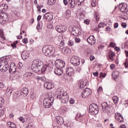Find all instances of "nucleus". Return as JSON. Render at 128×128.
Wrapping results in <instances>:
<instances>
[{
    "mask_svg": "<svg viewBox=\"0 0 128 128\" xmlns=\"http://www.w3.org/2000/svg\"><path fill=\"white\" fill-rule=\"evenodd\" d=\"M92 94V90L88 88H86L82 94V98H86Z\"/></svg>",
    "mask_w": 128,
    "mask_h": 128,
    "instance_id": "11",
    "label": "nucleus"
},
{
    "mask_svg": "<svg viewBox=\"0 0 128 128\" xmlns=\"http://www.w3.org/2000/svg\"><path fill=\"white\" fill-rule=\"evenodd\" d=\"M120 128H126V125H124V124L120 125Z\"/></svg>",
    "mask_w": 128,
    "mask_h": 128,
    "instance_id": "64",
    "label": "nucleus"
},
{
    "mask_svg": "<svg viewBox=\"0 0 128 128\" xmlns=\"http://www.w3.org/2000/svg\"><path fill=\"white\" fill-rule=\"evenodd\" d=\"M124 66H125V68H128V59L126 60V62L124 64Z\"/></svg>",
    "mask_w": 128,
    "mask_h": 128,
    "instance_id": "47",
    "label": "nucleus"
},
{
    "mask_svg": "<svg viewBox=\"0 0 128 128\" xmlns=\"http://www.w3.org/2000/svg\"><path fill=\"white\" fill-rule=\"evenodd\" d=\"M57 92L58 94L57 98L60 100L62 104H66L68 102V95L64 89H58Z\"/></svg>",
    "mask_w": 128,
    "mask_h": 128,
    "instance_id": "1",
    "label": "nucleus"
},
{
    "mask_svg": "<svg viewBox=\"0 0 128 128\" xmlns=\"http://www.w3.org/2000/svg\"><path fill=\"white\" fill-rule=\"evenodd\" d=\"M75 42L76 44H78L80 42V38H74Z\"/></svg>",
    "mask_w": 128,
    "mask_h": 128,
    "instance_id": "43",
    "label": "nucleus"
},
{
    "mask_svg": "<svg viewBox=\"0 0 128 128\" xmlns=\"http://www.w3.org/2000/svg\"><path fill=\"white\" fill-rule=\"evenodd\" d=\"M56 30L58 32H60V34H62L63 32H64L66 30L67 28L66 26H56Z\"/></svg>",
    "mask_w": 128,
    "mask_h": 128,
    "instance_id": "14",
    "label": "nucleus"
},
{
    "mask_svg": "<svg viewBox=\"0 0 128 128\" xmlns=\"http://www.w3.org/2000/svg\"><path fill=\"white\" fill-rule=\"evenodd\" d=\"M70 104H74V98H71L70 100Z\"/></svg>",
    "mask_w": 128,
    "mask_h": 128,
    "instance_id": "54",
    "label": "nucleus"
},
{
    "mask_svg": "<svg viewBox=\"0 0 128 128\" xmlns=\"http://www.w3.org/2000/svg\"><path fill=\"white\" fill-rule=\"evenodd\" d=\"M19 120H20V122H22L23 124L24 123V118L22 117L19 118Z\"/></svg>",
    "mask_w": 128,
    "mask_h": 128,
    "instance_id": "46",
    "label": "nucleus"
},
{
    "mask_svg": "<svg viewBox=\"0 0 128 128\" xmlns=\"http://www.w3.org/2000/svg\"><path fill=\"white\" fill-rule=\"evenodd\" d=\"M102 86L99 87L98 88L97 90V92H98V94H100V92H102Z\"/></svg>",
    "mask_w": 128,
    "mask_h": 128,
    "instance_id": "50",
    "label": "nucleus"
},
{
    "mask_svg": "<svg viewBox=\"0 0 128 128\" xmlns=\"http://www.w3.org/2000/svg\"><path fill=\"white\" fill-rule=\"evenodd\" d=\"M64 66H66V63L62 60H57L55 61V66L56 68H64Z\"/></svg>",
    "mask_w": 128,
    "mask_h": 128,
    "instance_id": "8",
    "label": "nucleus"
},
{
    "mask_svg": "<svg viewBox=\"0 0 128 128\" xmlns=\"http://www.w3.org/2000/svg\"><path fill=\"white\" fill-rule=\"evenodd\" d=\"M84 22L86 24H90V20H84Z\"/></svg>",
    "mask_w": 128,
    "mask_h": 128,
    "instance_id": "61",
    "label": "nucleus"
},
{
    "mask_svg": "<svg viewBox=\"0 0 128 128\" xmlns=\"http://www.w3.org/2000/svg\"><path fill=\"white\" fill-rule=\"evenodd\" d=\"M64 46V41L62 40H61L60 44V46L62 47Z\"/></svg>",
    "mask_w": 128,
    "mask_h": 128,
    "instance_id": "53",
    "label": "nucleus"
},
{
    "mask_svg": "<svg viewBox=\"0 0 128 128\" xmlns=\"http://www.w3.org/2000/svg\"><path fill=\"white\" fill-rule=\"evenodd\" d=\"M32 74L30 72H26L24 74V78H27V76H32Z\"/></svg>",
    "mask_w": 128,
    "mask_h": 128,
    "instance_id": "33",
    "label": "nucleus"
},
{
    "mask_svg": "<svg viewBox=\"0 0 128 128\" xmlns=\"http://www.w3.org/2000/svg\"><path fill=\"white\" fill-rule=\"evenodd\" d=\"M68 44L70 46H72L74 44V41L70 40L68 42Z\"/></svg>",
    "mask_w": 128,
    "mask_h": 128,
    "instance_id": "42",
    "label": "nucleus"
},
{
    "mask_svg": "<svg viewBox=\"0 0 128 128\" xmlns=\"http://www.w3.org/2000/svg\"><path fill=\"white\" fill-rule=\"evenodd\" d=\"M80 86V88H84V82H82L79 84Z\"/></svg>",
    "mask_w": 128,
    "mask_h": 128,
    "instance_id": "45",
    "label": "nucleus"
},
{
    "mask_svg": "<svg viewBox=\"0 0 128 128\" xmlns=\"http://www.w3.org/2000/svg\"><path fill=\"white\" fill-rule=\"evenodd\" d=\"M112 100L114 104H118V96H113Z\"/></svg>",
    "mask_w": 128,
    "mask_h": 128,
    "instance_id": "30",
    "label": "nucleus"
},
{
    "mask_svg": "<svg viewBox=\"0 0 128 128\" xmlns=\"http://www.w3.org/2000/svg\"><path fill=\"white\" fill-rule=\"evenodd\" d=\"M43 18L46 20V22H51V20H52L54 17L52 14L50 12H47L44 15Z\"/></svg>",
    "mask_w": 128,
    "mask_h": 128,
    "instance_id": "12",
    "label": "nucleus"
},
{
    "mask_svg": "<svg viewBox=\"0 0 128 128\" xmlns=\"http://www.w3.org/2000/svg\"><path fill=\"white\" fill-rule=\"evenodd\" d=\"M4 100L2 98H0V108L2 106V104H4Z\"/></svg>",
    "mask_w": 128,
    "mask_h": 128,
    "instance_id": "41",
    "label": "nucleus"
},
{
    "mask_svg": "<svg viewBox=\"0 0 128 128\" xmlns=\"http://www.w3.org/2000/svg\"><path fill=\"white\" fill-rule=\"evenodd\" d=\"M104 23L100 22L98 24V28H104Z\"/></svg>",
    "mask_w": 128,
    "mask_h": 128,
    "instance_id": "48",
    "label": "nucleus"
},
{
    "mask_svg": "<svg viewBox=\"0 0 128 128\" xmlns=\"http://www.w3.org/2000/svg\"><path fill=\"white\" fill-rule=\"evenodd\" d=\"M40 22H38V24L36 26V28L37 30H40V28H42V26H40Z\"/></svg>",
    "mask_w": 128,
    "mask_h": 128,
    "instance_id": "44",
    "label": "nucleus"
},
{
    "mask_svg": "<svg viewBox=\"0 0 128 128\" xmlns=\"http://www.w3.org/2000/svg\"><path fill=\"white\" fill-rule=\"evenodd\" d=\"M44 86L47 90H52L54 86L52 83H50L49 82H45L44 83Z\"/></svg>",
    "mask_w": 128,
    "mask_h": 128,
    "instance_id": "19",
    "label": "nucleus"
},
{
    "mask_svg": "<svg viewBox=\"0 0 128 128\" xmlns=\"http://www.w3.org/2000/svg\"><path fill=\"white\" fill-rule=\"evenodd\" d=\"M74 68H68L66 69V74L68 76H72L74 72Z\"/></svg>",
    "mask_w": 128,
    "mask_h": 128,
    "instance_id": "18",
    "label": "nucleus"
},
{
    "mask_svg": "<svg viewBox=\"0 0 128 128\" xmlns=\"http://www.w3.org/2000/svg\"><path fill=\"white\" fill-rule=\"evenodd\" d=\"M4 88V84L2 82H0V88Z\"/></svg>",
    "mask_w": 128,
    "mask_h": 128,
    "instance_id": "51",
    "label": "nucleus"
},
{
    "mask_svg": "<svg viewBox=\"0 0 128 128\" xmlns=\"http://www.w3.org/2000/svg\"><path fill=\"white\" fill-rule=\"evenodd\" d=\"M118 8L122 12H128V5L126 4L122 3L120 4Z\"/></svg>",
    "mask_w": 128,
    "mask_h": 128,
    "instance_id": "10",
    "label": "nucleus"
},
{
    "mask_svg": "<svg viewBox=\"0 0 128 128\" xmlns=\"http://www.w3.org/2000/svg\"><path fill=\"white\" fill-rule=\"evenodd\" d=\"M24 44H28V38H24L22 40Z\"/></svg>",
    "mask_w": 128,
    "mask_h": 128,
    "instance_id": "58",
    "label": "nucleus"
},
{
    "mask_svg": "<svg viewBox=\"0 0 128 128\" xmlns=\"http://www.w3.org/2000/svg\"><path fill=\"white\" fill-rule=\"evenodd\" d=\"M71 64L74 66H76L80 64V58L78 56H73L71 58Z\"/></svg>",
    "mask_w": 128,
    "mask_h": 128,
    "instance_id": "9",
    "label": "nucleus"
},
{
    "mask_svg": "<svg viewBox=\"0 0 128 128\" xmlns=\"http://www.w3.org/2000/svg\"><path fill=\"white\" fill-rule=\"evenodd\" d=\"M8 64H6L4 65H0V71L2 72H6L8 70Z\"/></svg>",
    "mask_w": 128,
    "mask_h": 128,
    "instance_id": "16",
    "label": "nucleus"
},
{
    "mask_svg": "<svg viewBox=\"0 0 128 128\" xmlns=\"http://www.w3.org/2000/svg\"><path fill=\"white\" fill-rule=\"evenodd\" d=\"M28 56H30V54L28 51H23L22 54V58L24 60L28 58Z\"/></svg>",
    "mask_w": 128,
    "mask_h": 128,
    "instance_id": "22",
    "label": "nucleus"
},
{
    "mask_svg": "<svg viewBox=\"0 0 128 128\" xmlns=\"http://www.w3.org/2000/svg\"><path fill=\"white\" fill-rule=\"evenodd\" d=\"M114 28H118V23L116 22L114 25Z\"/></svg>",
    "mask_w": 128,
    "mask_h": 128,
    "instance_id": "60",
    "label": "nucleus"
},
{
    "mask_svg": "<svg viewBox=\"0 0 128 128\" xmlns=\"http://www.w3.org/2000/svg\"><path fill=\"white\" fill-rule=\"evenodd\" d=\"M54 98L50 97L49 98H46L44 100V106L46 108H50L52 106V104H54Z\"/></svg>",
    "mask_w": 128,
    "mask_h": 128,
    "instance_id": "5",
    "label": "nucleus"
},
{
    "mask_svg": "<svg viewBox=\"0 0 128 128\" xmlns=\"http://www.w3.org/2000/svg\"><path fill=\"white\" fill-rule=\"evenodd\" d=\"M116 56V54L114 53L112 51H110L108 52V56L109 58V60H110L114 61V56Z\"/></svg>",
    "mask_w": 128,
    "mask_h": 128,
    "instance_id": "26",
    "label": "nucleus"
},
{
    "mask_svg": "<svg viewBox=\"0 0 128 128\" xmlns=\"http://www.w3.org/2000/svg\"><path fill=\"white\" fill-rule=\"evenodd\" d=\"M54 74H57L58 76H62V74L64 72V71L62 70V68H56L54 69Z\"/></svg>",
    "mask_w": 128,
    "mask_h": 128,
    "instance_id": "21",
    "label": "nucleus"
},
{
    "mask_svg": "<svg viewBox=\"0 0 128 128\" xmlns=\"http://www.w3.org/2000/svg\"><path fill=\"white\" fill-rule=\"evenodd\" d=\"M118 76H120V72L118 71H114L112 73V78H114V80H116L118 78Z\"/></svg>",
    "mask_w": 128,
    "mask_h": 128,
    "instance_id": "28",
    "label": "nucleus"
},
{
    "mask_svg": "<svg viewBox=\"0 0 128 128\" xmlns=\"http://www.w3.org/2000/svg\"><path fill=\"white\" fill-rule=\"evenodd\" d=\"M115 50H116V52H120V48L116 46L115 48Z\"/></svg>",
    "mask_w": 128,
    "mask_h": 128,
    "instance_id": "62",
    "label": "nucleus"
},
{
    "mask_svg": "<svg viewBox=\"0 0 128 128\" xmlns=\"http://www.w3.org/2000/svg\"><path fill=\"white\" fill-rule=\"evenodd\" d=\"M84 114H82V113H80V114H76V120H78V118H82V116H84Z\"/></svg>",
    "mask_w": 128,
    "mask_h": 128,
    "instance_id": "31",
    "label": "nucleus"
},
{
    "mask_svg": "<svg viewBox=\"0 0 128 128\" xmlns=\"http://www.w3.org/2000/svg\"><path fill=\"white\" fill-rule=\"evenodd\" d=\"M48 68V66L47 65H42V67H40V69L39 70V72H41L42 74H44L46 70V69Z\"/></svg>",
    "mask_w": 128,
    "mask_h": 128,
    "instance_id": "27",
    "label": "nucleus"
},
{
    "mask_svg": "<svg viewBox=\"0 0 128 128\" xmlns=\"http://www.w3.org/2000/svg\"><path fill=\"white\" fill-rule=\"evenodd\" d=\"M94 60V56H90V60Z\"/></svg>",
    "mask_w": 128,
    "mask_h": 128,
    "instance_id": "63",
    "label": "nucleus"
},
{
    "mask_svg": "<svg viewBox=\"0 0 128 128\" xmlns=\"http://www.w3.org/2000/svg\"><path fill=\"white\" fill-rule=\"evenodd\" d=\"M55 52L56 48L52 46H44L42 48V52L46 56H52Z\"/></svg>",
    "mask_w": 128,
    "mask_h": 128,
    "instance_id": "3",
    "label": "nucleus"
},
{
    "mask_svg": "<svg viewBox=\"0 0 128 128\" xmlns=\"http://www.w3.org/2000/svg\"><path fill=\"white\" fill-rule=\"evenodd\" d=\"M115 118L116 120L118 121L119 122H122L124 120V117L118 113L115 114Z\"/></svg>",
    "mask_w": 128,
    "mask_h": 128,
    "instance_id": "17",
    "label": "nucleus"
},
{
    "mask_svg": "<svg viewBox=\"0 0 128 128\" xmlns=\"http://www.w3.org/2000/svg\"><path fill=\"white\" fill-rule=\"evenodd\" d=\"M71 52L72 50L66 47H64L62 48V52L64 54H68L70 53Z\"/></svg>",
    "mask_w": 128,
    "mask_h": 128,
    "instance_id": "25",
    "label": "nucleus"
},
{
    "mask_svg": "<svg viewBox=\"0 0 128 128\" xmlns=\"http://www.w3.org/2000/svg\"><path fill=\"white\" fill-rule=\"evenodd\" d=\"M21 92H22V96H26L28 94V89L26 88H24L21 90Z\"/></svg>",
    "mask_w": 128,
    "mask_h": 128,
    "instance_id": "23",
    "label": "nucleus"
},
{
    "mask_svg": "<svg viewBox=\"0 0 128 128\" xmlns=\"http://www.w3.org/2000/svg\"><path fill=\"white\" fill-rule=\"evenodd\" d=\"M92 6H93V8H94V6H96V1H93L92 2Z\"/></svg>",
    "mask_w": 128,
    "mask_h": 128,
    "instance_id": "49",
    "label": "nucleus"
},
{
    "mask_svg": "<svg viewBox=\"0 0 128 128\" xmlns=\"http://www.w3.org/2000/svg\"><path fill=\"white\" fill-rule=\"evenodd\" d=\"M94 16L96 20V22H98V13H95V14H94Z\"/></svg>",
    "mask_w": 128,
    "mask_h": 128,
    "instance_id": "40",
    "label": "nucleus"
},
{
    "mask_svg": "<svg viewBox=\"0 0 128 128\" xmlns=\"http://www.w3.org/2000/svg\"><path fill=\"white\" fill-rule=\"evenodd\" d=\"M68 6L70 8H74L76 6V0H69Z\"/></svg>",
    "mask_w": 128,
    "mask_h": 128,
    "instance_id": "24",
    "label": "nucleus"
},
{
    "mask_svg": "<svg viewBox=\"0 0 128 128\" xmlns=\"http://www.w3.org/2000/svg\"><path fill=\"white\" fill-rule=\"evenodd\" d=\"M101 106L102 108V110L104 112H106L107 114H112V107L108 104V102H104L102 103Z\"/></svg>",
    "mask_w": 128,
    "mask_h": 128,
    "instance_id": "4",
    "label": "nucleus"
},
{
    "mask_svg": "<svg viewBox=\"0 0 128 128\" xmlns=\"http://www.w3.org/2000/svg\"><path fill=\"white\" fill-rule=\"evenodd\" d=\"M40 68H42V62L40 60L36 59L32 62L31 66V68L32 72H36V74L40 72Z\"/></svg>",
    "mask_w": 128,
    "mask_h": 128,
    "instance_id": "2",
    "label": "nucleus"
},
{
    "mask_svg": "<svg viewBox=\"0 0 128 128\" xmlns=\"http://www.w3.org/2000/svg\"><path fill=\"white\" fill-rule=\"evenodd\" d=\"M42 8V6H37V8L38 10H39V12H40V8Z\"/></svg>",
    "mask_w": 128,
    "mask_h": 128,
    "instance_id": "59",
    "label": "nucleus"
},
{
    "mask_svg": "<svg viewBox=\"0 0 128 128\" xmlns=\"http://www.w3.org/2000/svg\"><path fill=\"white\" fill-rule=\"evenodd\" d=\"M89 112L91 114H98V106L96 104H91L89 107Z\"/></svg>",
    "mask_w": 128,
    "mask_h": 128,
    "instance_id": "6",
    "label": "nucleus"
},
{
    "mask_svg": "<svg viewBox=\"0 0 128 128\" xmlns=\"http://www.w3.org/2000/svg\"><path fill=\"white\" fill-rule=\"evenodd\" d=\"M11 46H12L13 48H16V41H15L14 43L12 44Z\"/></svg>",
    "mask_w": 128,
    "mask_h": 128,
    "instance_id": "39",
    "label": "nucleus"
},
{
    "mask_svg": "<svg viewBox=\"0 0 128 128\" xmlns=\"http://www.w3.org/2000/svg\"><path fill=\"white\" fill-rule=\"evenodd\" d=\"M122 28H126V24L124 22H123L122 24Z\"/></svg>",
    "mask_w": 128,
    "mask_h": 128,
    "instance_id": "57",
    "label": "nucleus"
},
{
    "mask_svg": "<svg viewBox=\"0 0 128 128\" xmlns=\"http://www.w3.org/2000/svg\"><path fill=\"white\" fill-rule=\"evenodd\" d=\"M71 34L74 36H78V34H82V30L78 26H74L72 28Z\"/></svg>",
    "mask_w": 128,
    "mask_h": 128,
    "instance_id": "7",
    "label": "nucleus"
},
{
    "mask_svg": "<svg viewBox=\"0 0 128 128\" xmlns=\"http://www.w3.org/2000/svg\"><path fill=\"white\" fill-rule=\"evenodd\" d=\"M4 114V108H0V118Z\"/></svg>",
    "mask_w": 128,
    "mask_h": 128,
    "instance_id": "35",
    "label": "nucleus"
},
{
    "mask_svg": "<svg viewBox=\"0 0 128 128\" xmlns=\"http://www.w3.org/2000/svg\"><path fill=\"white\" fill-rule=\"evenodd\" d=\"M50 2H51V4H56V0H50Z\"/></svg>",
    "mask_w": 128,
    "mask_h": 128,
    "instance_id": "56",
    "label": "nucleus"
},
{
    "mask_svg": "<svg viewBox=\"0 0 128 128\" xmlns=\"http://www.w3.org/2000/svg\"><path fill=\"white\" fill-rule=\"evenodd\" d=\"M26 128H34V123L28 124V125Z\"/></svg>",
    "mask_w": 128,
    "mask_h": 128,
    "instance_id": "38",
    "label": "nucleus"
},
{
    "mask_svg": "<svg viewBox=\"0 0 128 128\" xmlns=\"http://www.w3.org/2000/svg\"><path fill=\"white\" fill-rule=\"evenodd\" d=\"M16 126V124H14V122H12L11 124V126L9 128H15Z\"/></svg>",
    "mask_w": 128,
    "mask_h": 128,
    "instance_id": "52",
    "label": "nucleus"
},
{
    "mask_svg": "<svg viewBox=\"0 0 128 128\" xmlns=\"http://www.w3.org/2000/svg\"><path fill=\"white\" fill-rule=\"evenodd\" d=\"M16 64L12 63L10 64V68L9 70V72L10 74H16Z\"/></svg>",
    "mask_w": 128,
    "mask_h": 128,
    "instance_id": "13",
    "label": "nucleus"
},
{
    "mask_svg": "<svg viewBox=\"0 0 128 128\" xmlns=\"http://www.w3.org/2000/svg\"><path fill=\"white\" fill-rule=\"evenodd\" d=\"M17 96H18V98H20V96H22V93L21 90H18V92Z\"/></svg>",
    "mask_w": 128,
    "mask_h": 128,
    "instance_id": "36",
    "label": "nucleus"
},
{
    "mask_svg": "<svg viewBox=\"0 0 128 128\" xmlns=\"http://www.w3.org/2000/svg\"><path fill=\"white\" fill-rule=\"evenodd\" d=\"M110 68L111 70H114L116 68V65H114V64H112L110 66Z\"/></svg>",
    "mask_w": 128,
    "mask_h": 128,
    "instance_id": "55",
    "label": "nucleus"
},
{
    "mask_svg": "<svg viewBox=\"0 0 128 128\" xmlns=\"http://www.w3.org/2000/svg\"><path fill=\"white\" fill-rule=\"evenodd\" d=\"M72 12H70V10H67L66 12V18H68L70 17Z\"/></svg>",
    "mask_w": 128,
    "mask_h": 128,
    "instance_id": "32",
    "label": "nucleus"
},
{
    "mask_svg": "<svg viewBox=\"0 0 128 128\" xmlns=\"http://www.w3.org/2000/svg\"><path fill=\"white\" fill-rule=\"evenodd\" d=\"M56 120L58 124H59V126L64 124V118L62 116H56Z\"/></svg>",
    "mask_w": 128,
    "mask_h": 128,
    "instance_id": "20",
    "label": "nucleus"
},
{
    "mask_svg": "<svg viewBox=\"0 0 128 128\" xmlns=\"http://www.w3.org/2000/svg\"><path fill=\"white\" fill-rule=\"evenodd\" d=\"M0 38L3 40H6V38L4 37V30H0Z\"/></svg>",
    "mask_w": 128,
    "mask_h": 128,
    "instance_id": "34",
    "label": "nucleus"
},
{
    "mask_svg": "<svg viewBox=\"0 0 128 128\" xmlns=\"http://www.w3.org/2000/svg\"><path fill=\"white\" fill-rule=\"evenodd\" d=\"M23 66L24 65L22 64V63L19 62L18 64V70H20L22 68Z\"/></svg>",
    "mask_w": 128,
    "mask_h": 128,
    "instance_id": "37",
    "label": "nucleus"
},
{
    "mask_svg": "<svg viewBox=\"0 0 128 128\" xmlns=\"http://www.w3.org/2000/svg\"><path fill=\"white\" fill-rule=\"evenodd\" d=\"M12 90H10V88H8L6 90V94L8 96H10L12 94Z\"/></svg>",
    "mask_w": 128,
    "mask_h": 128,
    "instance_id": "29",
    "label": "nucleus"
},
{
    "mask_svg": "<svg viewBox=\"0 0 128 128\" xmlns=\"http://www.w3.org/2000/svg\"><path fill=\"white\" fill-rule=\"evenodd\" d=\"M88 42L90 44L91 46H92L96 44V38H94V36H90L87 38Z\"/></svg>",
    "mask_w": 128,
    "mask_h": 128,
    "instance_id": "15",
    "label": "nucleus"
}]
</instances>
